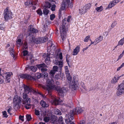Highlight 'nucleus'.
<instances>
[{
  "label": "nucleus",
  "mask_w": 124,
  "mask_h": 124,
  "mask_svg": "<svg viewBox=\"0 0 124 124\" xmlns=\"http://www.w3.org/2000/svg\"><path fill=\"white\" fill-rule=\"evenodd\" d=\"M20 36H19L17 39V41H16V43L17 46H21L22 44V43H21V38L20 37Z\"/></svg>",
  "instance_id": "412c9836"
},
{
  "label": "nucleus",
  "mask_w": 124,
  "mask_h": 124,
  "mask_svg": "<svg viewBox=\"0 0 124 124\" xmlns=\"http://www.w3.org/2000/svg\"><path fill=\"white\" fill-rule=\"evenodd\" d=\"M44 73L42 74V76H43V77H46L48 75V74L46 71L44 72Z\"/></svg>",
  "instance_id": "5fc2aeb1"
},
{
  "label": "nucleus",
  "mask_w": 124,
  "mask_h": 124,
  "mask_svg": "<svg viewBox=\"0 0 124 124\" xmlns=\"http://www.w3.org/2000/svg\"><path fill=\"white\" fill-rule=\"evenodd\" d=\"M85 120H83L80 121V124H85Z\"/></svg>",
  "instance_id": "774afa93"
},
{
  "label": "nucleus",
  "mask_w": 124,
  "mask_h": 124,
  "mask_svg": "<svg viewBox=\"0 0 124 124\" xmlns=\"http://www.w3.org/2000/svg\"><path fill=\"white\" fill-rule=\"evenodd\" d=\"M55 16L54 14H52L50 15V19L51 20H53L55 18Z\"/></svg>",
  "instance_id": "8fccbe9b"
},
{
  "label": "nucleus",
  "mask_w": 124,
  "mask_h": 124,
  "mask_svg": "<svg viewBox=\"0 0 124 124\" xmlns=\"http://www.w3.org/2000/svg\"><path fill=\"white\" fill-rule=\"evenodd\" d=\"M31 92H32L34 94H35L36 95L38 94H40V92H37L35 90L33 89H32V88L31 90Z\"/></svg>",
  "instance_id": "f704fd0d"
},
{
  "label": "nucleus",
  "mask_w": 124,
  "mask_h": 124,
  "mask_svg": "<svg viewBox=\"0 0 124 124\" xmlns=\"http://www.w3.org/2000/svg\"><path fill=\"white\" fill-rule=\"evenodd\" d=\"M90 38V36L89 35L86 36L84 40V42H87L88 41L89 39Z\"/></svg>",
  "instance_id": "6e6d98bb"
},
{
  "label": "nucleus",
  "mask_w": 124,
  "mask_h": 124,
  "mask_svg": "<svg viewBox=\"0 0 124 124\" xmlns=\"http://www.w3.org/2000/svg\"><path fill=\"white\" fill-rule=\"evenodd\" d=\"M40 103L41 105L43 107H47L48 106V105L46 104V102L43 100L41 101Z\"/></svg>",
  "instance_id": "b1692460"
},
{
  "label": "nucleus",
  "mask_w": 124,
  "mask_h": 124,
  "mask_svg": "<svg viewBox=\"0 0 124 124\" xmlns=\"http://www.w3.org/2000/svg\"><path fill=\"white\" fill-rule=\"evenodd\" d=\"M51 122L52 124H54L57 120L58 117L54 115H52L50 117Z\"/></svg>",
  "instance_id": "a211bd4d"
},
{
  "label": "nucleus",
  "mask_w": 124,
  "mask_h": 124,
  "mask_svg": "<svg viewBox=\"0 0 124 124\" xmlns=\"http://www.w3.org/2000/svg\"><path fill=\"white\" fill-rule=\"evenodd\" d=\"M45 7L46 8H50L52 6L51 4L49 2H46Z\"/></svg>",
  "instance_id": "c85d7f7f"
},
{
  "label": "nucleus",
  "mask_w": 124,
  "mask_h": 124,
  "mask_svg": "<svg viewBox=\"0 0 124 124\" xmlns=\"http://www.w3.org/2000/svg\"><path fill=\"white\" fill-rule=\"evenodd\" d=\"M103 39V38L102 36H100L94 40V42H95L96 44H97L102 41Z\"/></svg>",
  "instance_id": "393cba45"
},
{
  "label": "nucleus",
  "mask_w": 124,
  "mask_h": 124,
  "mask_svg": "<svg viewBox=\"0 0 124 124\" xmlns=\"http://www.w3.org/2000/svg\"><path fill=\"white\" fill-rule=\"evenodd\" d=\"M37 12L38 14L40 16H42V13L41 9H38L37 11Z\"/></svg>",
  "instance_id": "a18cd8bd"
},
{
  "label": "nucleus",
  "mask_w": 124,
  "mask_h": 124,
  "mask_svg": "<svg viewBox=\"0 0 124 124\" xmlns=\"http://www.w3.org/2000/svg\"><path fill=\"white\" fill-rule=\"evenodd\" d=\"M23 116H21V115H20L19 116V118L22 121H23L24 120L23 119Z\"/></svg>",
  "instance_id": "680f3d73"
},
{
  "label": "nucleus",
  "mask_w": 124,
  "mask_h": 124,
  "mask_svg": "<svg viewBox=\"0 0 124 124\" xmlns=\"http://www.w3.org/2000/svg\"><path fill=\"white\" fill-rule=\"evenodd\" d=\"M23 47L25 50H26L28 48V46L27 43L26 42H25L23 44Z\"/></svg>",
  "instance_id": "37998d69"
},
{
  "label": "nucleus",
  "mask_w": 124,
  "mask_h": 124,
  "mask_svg": "<svg viewBox=\"0 0 124 124\" xmlns=\"http://www.w3.org/2000/svg\"><path fill=\"white\" fill-rule=\"evenodd\" d=\"M3 115L6 117H7L8 116L7 115V112L6 111H4L2 112Z\"/></svg>",
  "instance_id": "13d9d810"
},
{
  "label": "nucleus",
  "mask_w": 124,
  "mask_h": 124,
  "mask_svg": "<svg viewBox=\"0 0 124 124\" xmlns=\"http://www.w3.org/2000/svg\"><path fill=\"white\" fill-rule=\"evenodd\" d=\"M80 50V47L78 46H77L74 50L73 52V55H77L78 53L79 52Z\"/></svg>",
  "instance_id": "aec40b11"
},
{
  "label": "nucleus",
  "mask_w": 124,
  "mask_h": 124,
  "mask_svg": "<svg viewBox=\"0 0 124 124\" xmlns=\"http://www.w3.org/2000/svg\"><path fill=\"white\" fill-rule=\"evenodd\" d=\"M26 116L28 121H30L31 119V116L30 115L27 114L26 115Z\"/></svg>",
  "instance_id": "c03bdc74"
},
{
  "label": "nucleus",
  "mask_w": 124,
  "mask_h": 124,
  "mask_svg": "<svg viewBox=\"0 0 124 124\" xmlns=\"http://www.w3.org/2000/svg\"><path fill=\"white\" fill-rule=\"evenodd\" d=\"M56 7V5L54 4L52 5L51 8V9L52 11H54L55 10V8Z\"/></svg>",
  "instance_id": "864d4df0"
},
{
  "label": "nucleus",
  "mask_w": 124,
  "mask_h": 124,
  "mask_svg": "<svg viewBox=\"0 0 124 124\" xmlns=\"http://www.w3.org/2000/svg\"><path fill=\"white\" fill-rule=\"evenodd\" d=\"M48 38L47 37L45 36L44 38L39 37L38 38H35L32 37L30 39L31 42H33L37 44H40L43 43L47 41Z\"/></svg>",
  "instance_id": "39448f33"
},
{
  "label": "nucleus",
  "mask_w": 124,
  "mask_h": 124,
  "mask_svg": "<svg viewBox=\"0 0 124 124\" xmlns=\"http://www.w3.org/2000/svg\"><path fill=\"white\" fill-rule=\"evenodd\" d=\"M66 122H67V123L68 124H75L73 122H71V121H70V122H68V119L67 120H66Z\"/></svg>",
  "instance_id": "052dcab7"
},
{
  "label": "nucleus",
  "mask_w": 124,
  "mask_h": 124,
  "mask_svg": "<svg viewBox=\"0 0 124 124\" xmlns=\"http://www.w3.org/2000/svg\"><path fill=\"white\" fill-rule=\"evenodd\" d=\"M36 77L37 78L39 79L41 77H43V76H42V73H37L35 75Z\"/></svg>",
  "instance_id": "473e14b6"
},
{
  "label": "nucleus",
  "mask_w": 124,
  "mask_h": 124,
  "mask_svg": "<svg viewBox=\"0 0 124 124\" xmlns=\"http://www.w3.org/2000/svg\"><path fill=\"white\" fill-rule=\"evenodd\" d=\"M54 112L55 114L56 115L60 116L62 114L61 111L58 109H55L54 110Z\"/></svg>",
  "instance_id": "cd10ccee"
},
{
  "label": "nucleus",
  "mask_w": 124,
  "mask_h": 124,
  "mask_svg": "<svg viewBox=\"0 0 124 124\" xmlns=\"http://www.w3.org/2000/svg\"><path fill=\"white\" fill-rule=\"evenodd\" d=\"M51 49V48L50 46H48L47 50L48 53L46 54V58L45 59V62L47 63L50 61V57L49 56L51 54V53L50 52V49Z\"/></svg>",
  "instance_id": "9b49d317"
},
{
  "label": "nucleus",
  "mask_w": 124,
  "mask_h": 124,
  "mask_svg": "<svg viewBox=\"0 0 124 124\" xmlns=\"http://www.w3.org/2000/svg\"><path fill=\"white\" fill-rule=\"evenodd\" d=\"M70 0H63L60 8L59 11L58 16L59 19L62 16L61 11L62 10H63L65 9L66 7H69L70 8H72L73 5V3L72 2L70 3Z\"/></svg>",
  "instance_id": "7ed1b4c3"
},
{
  "label": "nucleus",
  "mask_w": 124,
  "mask_h": 124,
  "mask_svg": "<svg viewBox=\"0 0 124 124\" xmlns=\"http://www.w3.org/2000/svg\"><path fill=\"white\" fill-rule=\"evenodd\" d=\"M75 109H76V111L77 113H78L80 114L83 111L82 109L79 107H77L75 108Z\"/></svg>",
  "instance_id": "bb28decb"
},
{
  "label": "nucleus",
  "mask_w": 124,
  "mask_h": 124,
  "mask_svg": "<svg viewBox=\"0 0 124 124\" xmlns=\"http://www.w3.org/2000/svg\"><path fill=\"white\" fill-rule=\"evenodd\" d=\"M71 17V16H69L67 18H64V19H63L62 20V24L63 23V20H65V21L66 22V23H68L67 26L69 27L68 25V23L70 22V18Z\"/></svg>",
  "instance_id": "c756f323"
},
{
  "label": "nucleus",
  "mask_w": 124,
  "mask_h": 124,
  "mask_svg": "<svg viewBox=\"0 0 124 124\" xmlns=\"http://www.w3.org/2000/svg\"><path fill=\"white\" fill-rule=\"evenodd\" d=\"M75 108L73 109V110H70V112L66 115L68 118V122H70V121H72L74 118L73 116L76 114L77 113Z\"/></svg>",
  "instance_id": "1a4fd4ad"
},
{
  "label": "nucleus",
  "mask_w": 124,
  "mask_h": 124,
  "mask_svg": "<svg viewBox=\"0 0 124 124\" xmlns=\"http://www.w3.org/2000/svg\"><path fill=\"white\" fill-rule=\"evenodd\" d=\"M13 74L11 72H8L7 74L6 77V80L7 83L10 82L11 76Z\"/></svg>",
  "instance_id": "f3484780"
},
{
  "label": "nucleus",
  "mask_w": 124,
  "mask_h": 124,
  "mask_svg": "<svg viewBox=\"0 0 124 124\" xmlns=\"http://www.w3.org/2000/svg\"><path fill=\"white\" fill-rule=\"evenodd\" d=\"M36 66L42 72L46 71L47 70V69L46 68L47 67V66L44 63L37 65Z\"/></svg>",
  "instance_id": "9d476101"
},
{
  "label": "nucleus",
  "mask_w": 124,
  "mask_h": 124,
  "mask_svg": "<svg viewBox=\"0 0 124 124\" xmlns=\"http://www.w3.org/2000/svg\"><path fill=\"white\" fill-rule=\"evenodd\" d=\"M121 76L118 77L117 78L116 76H114V78H113L111 81V83L113 84H114L117 82V81L120 78Z\"/></svg>",
  "instance_id": "4be33fe9"
},
{
  "label": "nucleus",
  "mask_w": 124,
  "mask_h": 124,
  "mask_svg": "<svg viewBox=\"0 0 124 124\" xmlns=\"http://www.w3.org/2000/svg\"><path fill=\"white\" fill-rule=\"evenodd\" d=\"M27 95L26 94L23 93V100H22L23 103L26 102V103H28V102H30V98H27Z\"/></svg>",
  "instance_id": "ddd939ff"
},
{
  "label": "nucleus",
  "mask_w": 124,
  "mask_h": 124,
  "mask_svg": "<svg viewBox=\"0 0 124 124\" xmlns=\"http://www.w3.org/2000/svg\"><path fill=\"white\" fill-rule=\"evenodd\" d=\"M31 32L32 33H36L38 31L33 28H31L30 30Z\"/></svg>",
  "instance_id": "72a5a7b5"
},
{
  "label": "nucleus",
  "mask_w": 124,
  "mask_h": 124,
  "mask_svg": "<svg viewBox=\"0 0 124 124\" xmlns=\"http://www.w3.org/2000/svg\"><path fill=\"white\" fill-rule=\"evenodd\" d=\"M23 55L24 56H25L26 55H27L28 54V52L26 50H24L23 52Z\"/></svg>",
  "instance_id": "3c124183"
},
{
  "label": "nucleus",
  "mask_w": 124,
  "mask_h": 124,
  "mask_svg": "<svg viewBox=\"0 0 124 124\" xmlns=\"http://www.w3.org/2000/svg\"><path fill=\"white\" fill-rule=\"evenodd\" d=\"M87 10L85 8V7L84 6L83 8L79 9V13L81 14H84L86 12Z\"/></svg>",
  "instance_id": "5701e85b"
},
{
  "label": "nucleus",
  "mask_w": 124,
  "mask_h": 124,
  "mask_svg": "<svg viewBox=\"0 0 124 124\" xmlns=\"http://www.w3.org/2000/svg\"><path fill=\"white\" fill-rule=\"evenodd\" d=\"M65 70L66 74L70 73H69V71L67 66H66L65 67Z\"/></svg>",
  "instance_id": "de8ad7c7"
},
{
  "label": "nucleus",
  "mask_w": 124,
  "mask_h": 124,
  "mask_svg": "<svg viewBox=\"0 0 124 124\" xmlns=\"http://www.w3.org/2000/svg\"><path fill=\"white\" fill-rule=\"evenodd\" d=\"M25 5L29 8L32 6L34 5L33 2L31 0H27L24 3Z\"/></svg>",
  "instance_id": "4468645a"
},
{
  "label": "nucleus",
  "mask_w": 124,
  "mask_h": 124,
  "mask_svg": "<svg viewBox=\"0 0 124 124\" xmlns=\"http://www.w3.org/2000/svg\"><path fill=\"white\" fill-rule=\"evenodd\" d=\"M4 18L6 20H7L8 19H11L13 18L12 13L11 11L9 10L7 8L4 10Z\"/></svg>",
  "instance_id": "0eeeda50"
},
{
  "label": "nucleus",
  "mask_w": 124,
  "mask_h": 124,
  "mask_svg": "<svg viewBox=\"0 0 124 124\" xmlns=\"http://www.w3.org/2000/svg\"><path fill=\"white\" fill-rule=\"evenodd\" d=\"M124 43V38L121 39L118 42L117 46L122 45Z\"/></svg>",
  "instance_id": "7c9ffc66"
},
{
  "label": "nucleus",
  "mask_w": 124,
  "mask_h": 124,
  "mask_svg": "<svg viewBox=\"0 0 124 124\" xmlns=\"http://www.w3.org/2000/svg\"><path fill=\"white\" fill-rule=\"evenodd\" d=\"M116 92V95L118 96L124 95V83H121L117 87Z\"/></svg>",
  "instance_id": "423d86ee"
},
{
  "label": "nucleus",
  "mask_w": 124,
  "mask_h": 124,
  "mask_svg": "<svg viewBox=\"0 0 124 124\" xmlns=\"http://www.w3.org/2000/svg\"><path fill=\"white\" fill-rule=\"evenodd\" d=\"M30 69L32 71L34 72H35L37 70V68L36 67L34 66L31 67Z\"/></svg>",
  "instance_id": "58836bf2"
},
{
  "label": "nucleus",
  "mask_w": 124,
  "mask_h": 124,
  "mask_svg": "<svg viewBox=\"0 0 124 124\" xmlns=\"http://www.w3.org/2000/svg\"><path fill=\"white\" fill-rule=\"evenodd\" d=\"M20 78L23 79L25 78L27 79L32 80L33 79V78L30 75L27 74H21L19 75Z\"/></svg>",
  "instance_id": "f8f14e48"
},
{
  "label": "nucleus",
  "mask_w": 124,
  "mask_h": 124,
  "mask_svg": "<svg viewBox=\"0 0 124 124\" xmlns=\"http://www.w3.org/2000/svg\"><path fill=\"white\" fill-rule=\"evenodd\" d=\"M52 70L54 71L55 72L57 71L58 70V67L57 66H54L53 67Z\"/></svg>",
  "instance_id": "09e8293b"
},
{
  "label": "nucleus",
  "mask_w": 124,
  "mask_h": 124,
  "mask_svg": "<svg viewBox=\"0 0 124 124\" xmlns=\"http://www.w3.org/2000/svg\"><path fill=\"white\" fill-rule=\"evenodd\" d=\"M67 78V80L70 81V85L74 90H76L78 89L79 86V85L78 82V78L77 76H74L73 77V80L72 82L71 81L72 79L70 73L66 74Z\"/></svg>",
  "instance_id": "f03ea898"
},
{
  "label": "nucleus",
  "mask_w": 124,
  "mask_h": 124,
  "mask_svg": "<svg viewBox=\"0 0 124 124\" xmlns=\"http://www.w3.org/2000/svg\"><path fill=\"white\" fill-rule=\"evenodd\" d=\"M50 119V118L48 117H45L44 118V120L46 123L47 122H49Z\"/></svg>",
  "instance_id": "4c0bfd02"
},
{
  "label": "nucleus",
  "mask_w": 124,
  "mask_h": 124,
  "mask_svg": "<svg viewBox=\"0 0 124 124\" xmlns=\"http://www.w3.org/2000/svg\"><path fill=\"white\" fill-rule=\"evenodd\" d=\"M26 102L23 103V104L25 105L24 107L25 108L27 109H29L31 107V106L30 104V102H28L27 104L26 103Z\"/></svg>",
  "instance_id": "a878e982"
},
{
  "label": "nucleus",
  "mask_w": 124,
  "mask_h": 124,
  "mask_svg": "<svg viewBox=\"0 0 124 124\" xmlns=\"http://www.w3.org/2000/svg\"><path fill=\"white\" fill-rule=\"evenodd\" d=\"M59 57L60 59L62 60V53L61 52L59 54Z\"/></svg>",
  "instance_id": "0e129e2a"
},
{
  "label": "nucleus",
  "mask_w": 124,
  "mask_h": 124,
  "mask_svg": "<svg viewBox=\"0 0 124 124\" xmlns=\"http://www.w3.org/2000/svg\"><path fill=\"white\" fill-rule=\"evenodd\" d=\"M118 118L122 117L124 119V113H120L118 116Z\"/></svg>",
  "instance_id": "79ce46f5"
},
{
  "label": "nucleus",
  "mask_w": 124,
  "mask_h": 124,
  "mask_svg": "<svg viewBox=\"0 0 124 124\" xmlns=\"http://www.w3.org/2000/svg\"><path fill=\"white\" fill-rule=\"evenodd\" d=\"M65 21H63V23L60 27L61 36L63 40H64L66 37V31L68 28V23Z\"/></svg>",
  "instance_id": "20e7f679"
},
{
  "label": "nucleus",
  "mask_w": 124,
  "mask_h": 124,
  "mask_svg": "<svg viewBox=\"0 0 124 124\" xmlns=\"http://www.w3.org/2000/svg\"><path fill=\"white\" fill-rule=\"evenodd\" d=\"M84 7H85V8H86V9L87 10L89 9L91 7V4L89 3L86 5Z\"/></svg>",
  "instance_id": "e433bc0d"
},
{
  "label": "nucleus",
  "mask_w": 124,
  "mask_h": 124,
  "mask_svg": "<svg viewBox=\"0 0 124 124\" xmlns=\"http://www.w3.org/2000/svg\"><path fill=\"white\" fill-rule=\"evenodd\" d=\"M10 54L13 57H14V51H13V52H10Z\"/></svg>",
  "instance_id": "338daca9"
},
{
  "label": "nucleus",
  "mask_w": 124,
  "mask_h": 124,
  "mask_svg": "<svg viewBox=\"0 0 124 124\" xmlns=\"http://www.w3.org/2000/svg\"><path fill=\"white\" fill-rule=\"evenodd\" d=\"M39 112L38 110H35V114L36 115L38 116L39 115Z\"/></svg>",
  "instance_id": "4d7b16f0"
},
{
  "label": "nucleus",
  "mask_w": 124,
  "mask_h": 124,
  "mask_svg": "<svg viewBox=\"0 0 124 124\" xmlns=\"http://www.w3.org/2000/svg\"><path fill=\"white\" fill-rule=\"evenodd\" d=\"M32 58V56L31 55H27V60H31Z\"/></svg>",
  "instance_id": "e2e57ef3"
},
{
  "label": "nucleus",
  "mask_w": 124,
  "mask_h": 124,
  "mask_svg": "<svg viewBox=\"0 0 124 124\" xmlns=\"http://www.w3.org/2000/svg\"><path fill=\"white\" fill-rule=\"evenodd\" d=\"M23 87L24 89L25 92L26 93H28L29 92H31V90L32 88V87L25 85H24Z\"/></svg>",
  "instance_id": "2eb2a0df"
},
{
  "label": "nucleus",
  "mask_w": 124,
  "mask_h": 124,
  "mask_svg": "<svg viewBox=\"0 0 124 124\" xmlns=\"http://www.w3.org/2000/svg\"><path fill=\"white\" fill-rule=\"evenodd\" d=\"M117 24V23L116 22H114L111 25V29L113 28Z\"/></svg>",
  "instance_id": "603ef678"
},
{
  "label": "nucleus",
  "mask_w": 124,
  "mask_h": 124,
  "mask_svg": "<svg viewBox=\"0 0 124 124\" xmlns=\"http://www.w3.org/2000/svg\"><path fill=\"white\" fill-rule=\"evenodd\" d=\"M123 54L122 53L121 54L118 56V59L117 60V61L120 59L121 58H122L123 56Z\"/></svg>",
  "instance_id": "69168bd1"
},
{
  "label": "nucleus",
  "mask_w": 124,
  "mask_h": 124,
  "mask_svg": "<svg viewBox=\"0 0 124 124\" xmlns=\"http://www.w3.org/2000/svg\"><path fill=\"white\" fill-rule=\"evenodd\" d=\"M49 11L46 8H45L43 10V14L45 15H47L49 13Z\"/></svg>",
  "instance_id": "c9c22d12"
},
{
  "label": "nucleus",
  "mask_w": 124,
  "mask_h": 124,
  "mask_svg": "<svg viewBox=\"0 0 124 124\" xmlns=\"http://www.w3.org/2000/svg\"><path fill=\"white\" fill-rule=\"evenodd\" d=\"M55 72L54 71L52 70L50 71L49 74L51 79H48L47 80L46 83L44 86V88L49 93H50L53 90H56L59 96L62 98L67 92L68 88L64 87L61 88L59 86L53 85V80L52 78H54Z\"/></svg>",
  "instance_id": "f257e3e1"
},
{
  "label": "nucleus",
  "mask_w": 124,
  "mask_h": 124,
  "mask_svg": "<svg viewBox=\"0 0 124 124\" xmlns=\"http://www.w3.org/2000/svg\"><path fill=\"white\" fill-rule=\"evenodd\" d=\"M103 9L102 6H101L99 7H98L95 8L96 10L98 12L101 11L103 10Z\"/></svg>",
  "instance_id": "2f4dec72"
},
{
  "label": "nucleus",
  "mask_w": 124,
  "mask_h": 124,
  "mask_svg": "<svg viewBox=\"0 0 124 124\" xmlns=\"http://www.w3.org/2000/svg\"><path fill=\"white\" fill-rule=\"evenodd\" d=\"M81 85L83 88H84L85 90V86L84 85V84L83 82H81Z\"/></svg>",
  "instance_id": "bf43d9fd"
},
{
  "label": "nucleus",
  "mask_w": 124,
  "mask_h": 124,
  "mask_svg": "<svg viewBox=\"0 0 124 124\" xmlns=\"http://www.w3.org/2000/svg\"><path fill=\"white\" fill-rule=\"evenodd\" d=\"M59 122L60 124H61V123L63 122L62 119V116H59L58 119Z\"/></svg>",
  "instance_id": "49530a36"
},
{
  "label": "nucleus",
  "mask_w": 124,
  "mask_h": 124,
  "mask_svg": "<svg viewBox=\"0 0 124 124\" xmlns=\"http://www.w3.org/2000/svg\"><path fill=\"white\" fill-rule=\"evenodd\" d=\"M115 5L112 1L108 5V8H110L113 7Z\"/></svg>",
  "instance_id": "a19ab883"
},
{
  "label": "nucleus",
  "mask_w": 124,
  "mask_h": 124,
  "mask_svg": "<svg viewBox=\"0 0 124 124\" xmlns=\"http://www.w3.org/2000/svg\"><path fill=\"white\" fill-rule=\"evenodd\" d=\"M60 101L59 100L55 99L54 100V102L55 105H58Z\"/></svg>",
  "instance_id": "ea45409f"
},
{
  "label": "nucleus",
  "mask_w": 124,
  "mask_h": 124,
  "mask_svg": "<svg viewBox=\"0 0 124 124\" xmlns=\"http://www.w3.org/2000/svg\"><path fill=\"white\" fill-rule=\"evenodd\" d=\"M23 100L20 97L17 95L14 96L13 99V105L16 107L17 105H20L22 102Z\"/></svg>",
  "instance_id": "6e6552de"
},
{
  "label": "nucleus",
  "mask_w": 124,
  "mask_h": 124,
  "mask_svg": "<svg viewBox=\"0 0 124 124\" xmlns=\"http://www.w3.org/2000/svg\"><path fill=\"white\" fill-rule=\"evenodd\" d=\"M53 62L54 64L59 65L61 68L62 67L63 62L62 61H59L57 60H54Z\"/></svg>",
  "instance_id": "dca6fc26"
},
{
  "label": "nucleus",
  "mask_w": 124,
  "mask_h": 124,
  "mask_svg": "<svg viewBox=\"0 0 124 124\" xmlns=\"http://www.w3.org/2000/svg\"><path fill=\"white\" fill-rule=\"evenodd\" d=\"M47 46H50L52 49H53L54 51L56 48L55 47V45L52 43V41L50 40L49 41L48 43Z\"/></svg>",
  "instance_id": "6ab92c4d"
}]
</instances>
